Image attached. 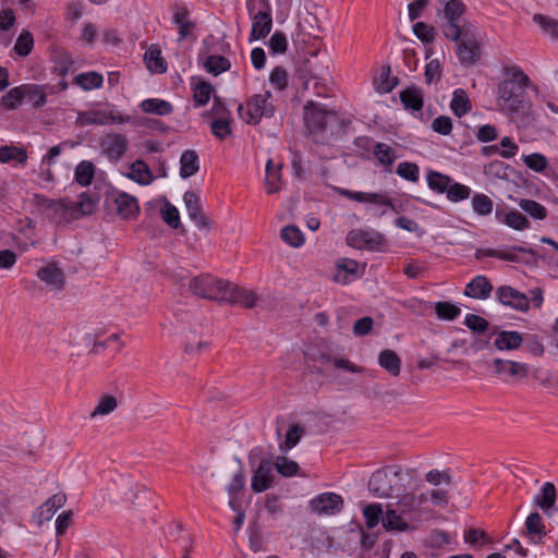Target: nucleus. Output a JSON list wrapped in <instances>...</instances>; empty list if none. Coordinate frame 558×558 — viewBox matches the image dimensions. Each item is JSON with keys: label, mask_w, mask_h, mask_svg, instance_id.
<instances>
[{"label": "nucleus", "mask_w": 558, "mask_h": 558, "mask_svg": "<svg viewBox=\"0 0 558 558\" xmlns=\"http://www.w3.org/2000/svg\"><path fill=\"white\" fill-rule=\"evenodd\" d=\"M502 74L504 78L496 93L497 109L512 120L521 119L522 122L530 123L531 105L526 95L530 77L518 65L504 66Z\"/></svg>", "instance_id": "1"}, {"label": "nucleus", "mask_w": 558, "mask_h": 558, "mask_svg": "<svg viewBox=\"0 0 558 558\" xmlns=\"http://www.w3.org/2000/svg\"><path fill=\"white\" fill-rule=\"evenodd\" d=\"M189 289L194 295L210 301L241 304L248 308L256 303V295L252 291L241 289L232 282L215 278L209 274L192 278Z\"/></svg>", "instance_id": "2"}, {"label": "nucleus", "mask_w": 558, "mask_h": 558, "mask_svg": "<svg viewBox=\"0 0 558 558\" xmlns=\"http://www.w3.org/2000/svg\"><path fill=\"white\" fill-rule=\"evenodd\" d=\"M414 477V471H402L399 466H388L375 471L369 481V492L378 498H395L401 496Z\"/></svg>", "instance_id": "3"}, {"label": "nucleus", "mask_w": 558, "mask_h": 558, "mask_svg": "<svg viewBox=\"0 0 558 558\" xmlns=\"http://www.w3.org/2000/svg\"><path fill=\"white\" fill-rule=\"evenodd\" d=\"M275 112L276 106L270 90L254 94L238 106L239 117L250 125H257L263 118L269 119Z\"/></svg>", "instance_id": "4"}, {"label": "nucleus", "mask_w": 558, "mask_h": 558, "mask_svg": "<svg viewBox=\"0 0 558 558\" xmlns=\"http://www.w3.org/2000/svg\"><path fill=\"white\" fill-rule=\"evenodd\" d=\"M451 40L456 43V54L463 66H471L480 61L482 39L473 24L464 23L459 38Z\"/></svg>", "instance_id": "5"}, {"label": "nucleus", "mask_w": 558, "mask_h": 558, "mask_svg": "<svg viewBox=\"0 0 558 558\" xmlns=\"http://www.w3.org/2000/svg\"><path fill=\"white\" fill-rule=\"evenodd\" d=\"M304 121L310 133L315 136L317 133H323L328 124L336 123L338 116L328 106L310 100L304 106Z\"/></svg>", "instance_id": "6"}, {"label": "nucleus", "mask_w": 558, "mask_h": 558, "mask_svg": "<svg viewBox=\"0 0 558 558\" xmlns=\"http://www.w3.org/2000/svg\"><path fill=\"white\" fill-rule=\"evenodd\" d=\"M444 17L442 33L447 39H458L461 31L464 29V23L461 24L460 20L466 11L465 4L462 0L444 1Z\"/></svg>", "instance_id": "7"}, {"label": "nucleus", "mask_w": 558, "mask_h": 558, "mask_svg": "<svg viewBox=\"0 0 558 558\" xmlns=\"http://www.w3.org/2000/svg\"><path fill=\"white\" fill-rule=\"evenodd\" d=\"M263 5L266 10H258L256 13H253L255 9V3L253 0H247V10L251 14L252 19V29L250 34V43L265 38L271 31L272 27V16L269 4L262 0Z\"/></svg>", "instance_id": "8"}, {"label": "nucleus", "mask_w": 558, "mask_h": 558, "mask_svg": "<svg viewBox=\"0 0 558 558\" xmlns=\"http://www.w3.org/2000/svg\"><path fill=\"white\" fill-rule=\"evenodd\" d=\"M338 193L349 199L374 205L376 217L385 216L388 208H393L392 201L384 193L354 192L347 189H338Z\"/></svg>", "instance_id": "9"}, {"label": "nucleus", "mask_w": 558, "mask_h": 558, "mask_svg": "<svg viewBox=\"0 0 558 558\" xmlns=\"http://www.w3.org/2000/svg\"><path fill=\"white\" fill-rule=\"evenodd\" d=\"M101 154L113 163H118L129 148V140L120 133H108L99 140Z\"/></svg>", "instance_id": "10"}, {"label": "nucleus", "mask_w": 558, "mask_h": 558, "mask_svg": "<svg viewBox=\"0 0 558 558\" xmlns=\"http://www.w3.org/2000/svg\"><path fill=\"white\" fill-rule=\"evenodd\" d=\"M492 366L494 374L505 381L524 379L530 373L527 364L511 360L494 359Z\"/></svg>", "instance_id": "11"}, {"label": "nucleus", "mask_w": 558, "mask_h": 558, "mask_svg": "<svg viewBox=\"0 0 558 558\" xmlns=\"http://www.w3.org/2000/svg\"><path fill=\"white\" fill-rule=\"evenodd\" d=\"M344 507L343 498L331 492L322 493L310 500V508L319 515H335Z\"/></svg>", "instance_id": "12"}, {"label": "nucleus", "mask_w": 558, "mask_h": 558, "mask_svg": "<svg viewBox=\"0 0 558 558\" xmlns=\"http://www.w3.org/2000/svg\"><path fill=\"white\" fill-rule=\"evenodd\" d=\"M347 243L357 250H379L384 245L383 234L375 230H352L347 235Z\"/></svg>", "instance_id": "13"}, {"label": "nucleus", "mask_w": 558, "mask_h": 558, "mask_svg": "<svg viewBox=\"0 0 558 558\" xmlns=\"http://www.w3.org/2000/svg\"><path fill=\"white\" fill-rule=\"evenodd\" d=\"M41 205L46 209L47 217L57 225L68 223L69 221L74 220L71 201L66 198H45Z\"/></svg>", "instance_id": "14"}, {"label": "nucleus", "mask_w": 558, "mask_h": 558, "mask_svg": "<svg viewBox=\"0 0 558 558\" xmlns=\"http://www.w3.org/2000/svg\"><path fill=\"white\" fill-rule=\"evenodd\" d=\"M496 299L502 305L519 312L524 313L530 308V299L524 293L510 286L498 287L496 290Z\"/></svg>", "instance_id": "15"}, {"label": "nucleus", "mask_w": 558, "mask_h": 558, "mask_svg": "<svg viewBox=\"0 0 558 558\" xmlns=\"http://www.w3.org/2000/svg\"><path fill=\"white\" fill-rule=\"evenodd\" d=\"M183 202L190 219L195 223L197 229L209 230L211 221L205 215L196 193L193 191H186L183 195Z\"/></svg>", "instance_id": "16"}, {"label": "nucleus", "mask_w": 558, "mask_h": 558, "mask_svg": "<svg viewBox=\"0 0 558 558\" xmlns=\"http://www.w3.org/2000/svg\"><path fill=\"white\" fill-rule=\"evenodd\" d=\"M272 461L270 459H262L254 470L251 487L255 493H263L272 486Z\"/></svg>", "instance_id": "17"}, {"label": "nucleus", "mask_w": 558, "mask_h": 558, "mask_svg": "<svg viewBox=\"0 0 558 558\" xmlns=\"http://www.w3.org/2000/svg\"><path fill=\"white\" fill-rule=\"evenodd\" d=\"M519 253H527L531 255L535 254L533 248H526L523 246L513 245V246L497 248V250L480 248L476 251L475 257L477 259H480L484 256H487V257H495V258H498L501 260H507V262H519Z\"/></svg>", "instance_id": "18"}, {"label": "nucleus", "mask_w": 558, "mask_h": 558, "mask_svg": "<svg viewBox=\"0 0 558 558\" xmlns=\"http://www.w3.org/2000/svg\"><path fill=\"white\" fill-rule=\"evenodd\" d=\"M37 277L46 284L57 291H61L65 286V278L62 269L56 264L50 263L37 270Z\"/></svg>", "instance_id": "19"}, {"label": "nucleus", "mask_w": 558, "mask_h": 558, "mask_svg": "<svg viewBox=\"0 0 558 558\" xmlns=\"http://www.w3.org/2000/svg\"><path fill=\"white\" fill-rule=\"evenodd\" d=\"M493 290L494 287L489 279L484 275H477L465 286L464 295L477 300H487Z\"/></svg>", "instance_id": "20"}, {"label": "nucleus", "mask_w": 558, "mask_h": 558, "mask_svg": "<svg viewBox=\"0 0 558 558\" xmlns=\"http://www.w3.org/2000/svg\"><path fill=\"white\" fill-rule=\"evenodd\" d=\"M113 205L116 213L123 219L133 218L140 211L136 198L124 192L114 197Z\"/></svg>", "instance_id": "21"}, {"label": "nucleus", "mask_w": 558, "mask_h": 558, "mask_svg": "<svg viewBox=\"0 0 558 558\" xmlns=\"http://www.w3.org/2000/svg\"><path fill=\"white\" fill-rule=\"evenodd\" d=\"M116 122L121 123L122 119L119 118L117 120L112 113L101 110L81 112L77 117V123L80 125H108Z\"/></svg>", "instance_id": "22"}, {"label": "nucleus", "mask_w": 558, "mask_h": 558, "mask_svg": "<svg viewBox=\"0 0 558 558\" xmlns=\"http://www.w3.org/2000/svg\"><path fill=\"white\" fill-rule=\"evenodd\" d=\"M556 487L553 483L546 482L541 489V495L535 498V504L547 514L551 515L557 511L556 507Z\"/></svg>", "instance_id": "23"}, {"label": "nucleus", "mask_w": 558, "mask_h": 558, "mask_svg": "<svg viewBox=\"0 0 558 558\" xmlns=\"http://www.w3.org/2000/svg\"><path fill=\"white\" fill-rule=\"evenodd\" d=\"M399 97L407 110L420 111L423 108L424 94L422 89L416 86L404 88L400 92Z\"/></svg>", "instance_id": "24"}, {"label": "nucleus", "mask_w": 558, "mask_h": 558, "mask_svg": "<svg viewBox=\"0 0 558 558\" xmlns=\"http://www.w3.org/2000/svg\"><path fill=\"white\" fill-rule=\"evenodd\" d=\"M526 535L534 544L543 542L546 535L545 525L538 512H532L525 520Z\"/></svg>", "instance_id": "25"}, {"label": "nucleus", "mask_w": 558, "mask_h": 558, "mask_svg": "<svg viewBox=\"0 0 558 558\" xmlns=\"http://www.w3.org/2000/svg\"><path fill=\"white\" fill-rule=\"evenodd\" d=\"M144 61L150 72L162 74L167 71V61L161 57L158 46L151 45L144 54Z\"/></svg>", "instance_id": "26"}, {"label": "nucleus", "mask_w": 558, "mask_h": 558, "mask_svg": "<svg viewBox=\"0 0 558 558\" xmlns=\"http://www.w3.org/2000/svg\"><path fill=\"white\" fill-rule=\"evenodd\" d=\"M281 163L276 166L272 159L267 160L265 186L268 194L277 193L281 189Z\"/></svg>", "instance_id": "27"}, {"label": "nucleus", "mask_w": 558, "mask_h": 558, "mask_svg": "<svg viewBox=\"0 0 558 558\" xmlns=\"http://www.w3.org/2000/svg\"><path fill=\"white\" fill-rule=\"evenodd\" d=\"M522 343V335L518 331H500L494 340V345L499 351L515 350Z\"/></svg>", "instance_id": "28"}, {"label": "nucleus", "mask_w": 558, "mask_h": 558, "mask_svg": "<svg viewBox=\"0 0 558 558\" xmlns=\"http://www.w3.org/2000/svg\"><path fill=\"white\" fill-rule=\"evenodd\" d=\"M23 96L34 108H40L47 102V86L37 84H23Z\"/></svg>", "instance_id": "29"}, {"label": "nucleus", "mask_w": 558, "mask_h": 558, "mask_svg": "<svg viewBox=\"0 0 558 558\" xmlns=\"http://www.w3.org/2000/svg\"><path fill=\"white\" fill-rule=\"evenodd\" d=\"M65 501H66V496L62 493L54 494L52 497H50L39 508V511H38L39 523L50 520L53 517V514L57 512V510H59L61 507L64 506Z\"/></svg>", "instance_id": "30"}, {"label": "nucleus", "mask_w": 558, "mask_h": 558, "mask_svg": "<svg viewBox=\"0 0 558 558\" xmlns=\"http://www.w3.org/2000/svg\"><path fill=\"white\" fill-rule=\"evenodd\" d=\"M128 177L141 185H148L153 182L154 175L148 165L137 159L130 166V173Z\"/></svg>", "instance_id": "31"}, {"label": "nucleus", "mask_w": 558, "mask_h": 558, "mask_svg": "<svg viewBox=\"0 0 558 558\" xmlns=\"http://www.w3.org/2000/svg\"><path fill=\"white\" fill-rule=\"evenodd\" d=\"M378 364L391 376H399L401 372V360L399 355L390 349L383 350L378 355Z\"/></svg>", "instance_id": "32"}, {"label": "nucleus", "mask_w": 558, "mask_h": 558, "mask_svg": "<svg viewBox=\"0 0 558 558\" xmlns=\"http://www.w3.org/2000/svg\"><path fill=\"white\" fill-rule=\"evenodd\" d=\"M180 175L183 179L194 175L199 169L198 155L195 150H185L180 158Z\"/></svg>", "instance_id": "33"}, {"label": "nucleus", "mask_w": 558, "mask_h": 558, "mask_svg": "<svg viewBox=\"0 0 558 558\" xmlns=\"http://www.w3.org/2000/svg\"><path fill=\"white\" fill-rule=\"evenodd\" d=\"M450 109L454 116L459 118L463 117L472 109L471 100L464 89L457 88L453 92L452 99L450 101Z\"/></svg>", "instance_id": "34"}, {"label": "nucleus", "mask_w": 558, "mask_h": 558, "mask_svg": "<svg viewBox=\"0 0 558 558\" xmlns=\"http://www.w3.org/2000/svg\"><path fill=\"white\" fill-rule=\"evenodd\" d=\"M397 509L390 508V505L387 506L386 513L381 519L385 530L404 532L409 529V524L402 519Z\"/></svg>", "instance_id": "35"}, {"label": "nucleus", "mask_w": 558, "mask_h": 558, "mask_svg": "<svg viewBox=\"0 0 558 558\" xmlns=\"http://www.w3.org/2000/svg\"><path fill=\"white\" fill-rule=\"evenodd\" d=\"M141 109L145 113H154L157 116H168L173 111V107L169 101L158 98H148L141 102Z\"/></svg>", "instance_id": "36"}, {"label": "nucleus", "mask_w": 558, "mask_h": 558, "mask_svg": "<svg viewBox=\"0 0 558 558\" xmlns=\"http://www.w3.org/2000/svg\"><path fill=\"white\" fill-rule=\"evenodd\" d=\"M202 63L204 69L215 76L228 71L231 66L229 59L218 54L206 57Z\"/></svg>", "instance_id": "37"}, {"label": "nucleus", "mask_w": 558, "mask_h": 558, "mask_svg": "<svg viewBox=\"0 0 558 558\" xmlns=\"http://www.w3.org/2000/svg\"><path fill=\"white\" fill-rule=\"evenodd\" d=\"M73 219L92 215L96 209V202L88 194L82 193L78 202H71Z\"/></svg>", "instance_id": "38"}, {"label": "nucleus", "mask_w": 558, "mask_h": 558, "mask_svg": "<svg viewBox=\"0 0 558 558\" xmlns=\"http://www.w3.org/2000/svg\"><path fill=\"white\" fill-rule=\"evenodd\" d=\"M95 175V166L93 162L83 160L81 161L74 172V179L81 186H88L92 184Z\"/></svg>", "instance_id": "39"}, {"label": "nucleus", "mask_w": 558, "mask_h": 558, "mask_svg": "<svg viewBox=\"0 0 558 558\" xmlns=\"http://www.w3.org/2000/svg\"><path fill=\"white\" fill-rule=\"evenodd\" d=\"M102 82V75L97 72L81 73L74 77V83L84 90L100 88Z\"/></svg>", "instance_id": "40"}, {"label": "nucleus", "mask_w": 558, "mask_h": 558, "mask_svg": "<svg viewBox=\"0 0 558 558\" xmlns=\"http://www.w3.org/2000/svg\"><path fill=\"white\" fill-rule=\"evenodd\" d=\"M12 160H15L20 165H25L27 161L26 150L16 146H1L0 162L7 163Z\"/></svg>", "instance_id": "41"}, {"label": "nucleus", "mask_w": 558, "mask_h": 558, "mask_svg": "<svg viewBox=\"0 0 558 558\" xmlns=\"http://www.w3.org/2000/svg\"><path fill=\"white\" fill-rule=\"evenodd\" d=\"M427 185L430 190L437 193H446L448 190L451 178L437 171H429L426 177Z\"/></svg>", "instance_id": "42"}, {"label": "nucleus", "mask_w": 558, "mask_h": 558, "mask_svg": "<svg viewBox=\"0 0 558 558\" xmlns=\"http://www.w3.org/2000/svg\"><path fill=\"white\" fill-rule=\"evenodd\" d=\"M280 236L284 243L292 247H300L305 241L302 231L294 225L286 226L281 230Z\"/></svg>", "instance_id": "43"}, {"label": "nucleus", "mask_w": 558, "mask_h": 558, "mask_svg": "<svg viewBox=\"0 0 558 558\" xmlns=\"http://www.w3.org/2000/svg\"><path fill=\"white\" fill-rule=\"evenodd\" d=\"M363 517L368 529H374L384 518V509L380 504H369L363 509Z\"/></svg>", "instance_id": "44"}, {"label": "nucleus", "mask_w": 558, "mask_h": 558, "mask_svg": "<svg viewBox=\"0 0 558 558\" xmlns=\"http://www.w3.org/2000/svg\"><path fill=\"white\" fill-rule=\"evenodd\" d=\"M472 209L480 216H488L494 208L493 201L485 194L475 193L471 199Z\"/></svg>", "instance_id": "45"}, {"label": "nucleus", "mask_w": 558, "mask_h": 558, "mask_svg": "<svg viewBox=\"0 0 558 558\" xmlns=\"http://www.w3.org/2000/svg\"><path fill=\"white\" fill-rule=\"evenodd\" d=\"M118 407L117 398L110 395L101 396L97 405L90 413V417L108 415Z\"/></svg>", "instance_id": "46"}, {"label": "nucleus", "mask_w": 558, "mask_h": 558, "mask_svg": "<svg viewBox=\"0 0 558 558\" xmlns=\"http://www.w3.org/2000/svg\"><path fill=\"white\" fill-rule=\"evenodd\" d=\"M435 312L439 319L450 322L461 314L460 307L451 302H437L435 304Z\"/></svg>", "instance_id": "47"}, {"label": "nucleus", "mask_w": 558, "mask_h": 558, "mask_svg": "<svg viewBox=\"0 0 558 558\" xmlns=\"http://www.w3.org/2000/svg\"><path fill=\"white\" fill-rule=\"evenodd\" d=\"M304 428L300 425H292L287 432L284 441L279 445L280 451L288 452L290 449L295 447L304 435Z\"/></svg>", "instance_id": "48"}, {"label": "nucleus", "mask_w": 558, "mask_h": 558, "mask_svg": "<svg viewBox=\"0 0 558 558\" xmlns=\"http://www.w3.org/2000/svg\"><path fill=\"white\" fill-rule=\"evenodd\" d=\"M272 466L276 468L279 474L286 477L296 475L299 472V464L284 456L277 457L275 462H272Z\"/></svg>", "instance_id": "49"}, {"label": "nucleus", "mask_w": 558, "mask_h": 558, "mask_svg": "<svg viewBox=\"0 0 558 558\" xmlns=\"http://www.w3.org/2000/svg\"><path fill=\"white\" fill-rule=\"evenodd\" d=\"M533 21L545 34L549 35L551 38L558 39V21L543 14H534Z\"/></svg>", "instance_id": "50"}, {"label": "nucleus", "mask_w": 558, "mask_h": 558, "mask_svg": "<svg viewBox=\"0 0 558 558\" xmlns=\"http://www.w3.org/2000/svg\"><path fill=\"white\" fill-rule=\"evenodd\" d=\"M33 47H34L33 35L28 31H23L19 35L13 49L16 54H19L21 57H26L32 52Z\"/></svg>", "instance_id": "51"}, {"label": "nucleus", "mask_w": 558, "mask_h": 558, "mask_svg": "<svg viewBox=\"0 0 558 558\" xmlns=\"http://www.w3.org/2000/svg\"><path fill=\"white\" fill-rule=\"evenodd\" d=\"M397 498L399 499L397 502L398 510L402 514L412 512L422 505V501L417 499V496H415L413 493H407V490Z\"/></svg>", "instance_id": "52"}, {"label": "nucleus", "mask_w": 558, "mask_h": 558, "mask_svg": "<svg viewBox=\"0 0 558 558\" xmlns=\"http://www.w3.org/2000/svg\"><path fill=\"white\" fill-rule=\"evenodd\" d=\"M24 99L23 96V86H16L10 89L4 96L1 98V105L8 110L16 109L22 100Z\"/></svg>", "instance_id": "53"}, {"label": "nucleus", "mask_w": 558, "mask_h": 558, "mask_svg": "<svg viewBox=\"0 0 558 558\" xmlns=\"http://www.w3.org/2000/svg\"><path fill=\"white\" fill-rule=\"evenodd\" d=\"M519 206L522 210L535 219L543 220L547 216V209L533 199H521Z\"/></svg>", "instance_id": "54"}, {"label": "nucleus", "mask_w": 558, "mask_h": 558, "mask_svg": "<svg viewBox=\"0 0 558 558\" xmlns=\"http://www.w3.org/2000/svg\"><path fill=\"white\" fill-rule=\"evenodd\" d=\"M214 92V87L210 83L202 81L197 83L194 87V101L197 106H205Z\"/></svg>", "instance_id": "55"}, {"label": "nucleus", "mask_w": 558, "mask_h": 558, "mask_svg": "<svg viewBox=\"0 0 558 558\" xmlns=\"http://www.w3.org/2000/svg\"><path fill=\"white\" fill-rule=\"evenodd\" d=\"M502 222L515 230H524L529 228V220L518 210H510L505 214Z\"/></svg>", "instance_id": "56"}, {"label": "nucleus", "mask_w": 558, "mask_h": 558, "mask_svg": "<svg viewBox=\"0 0 558 558\" xmlns=\"http://www.w3.org/2000/svg\"><path fill=\"white\" fill-rule=\"evenodd\" d=\"M446 194L450 202L457 203L469 198L471 195V189L458 182L450 183Z\"/></svg>", "instance_id": "57"}, {"label": "nucleus", "mask_w": 558, "mask_h": 558, "mask_svg": "<svg viewBox=\"0 0 558 558\" xmlns=\"http://www.w3.org/2000/svg\"><path fill=\"white\" fill-rule=\"evenodd\" d=\"M397 174L403 178L404 180L411 182H417L420 179V168L414 162L403 161L400 162L396 170Z\"/></svg>", "instance_id": "58"}, {"label": "nucleus", "mask_w": 558, "mask_h": 558, "mask_svg": "<svg viewBox=\"0 0 558 558\" xmlns=\"http://www.w3.org/2000/svg\"><path fill=\"white\" fill-rule=\"evenodd\" d=\"M375 84L379 92L389 93L395 88L397 84V78L391 77L389 66H384L381 68L380 74L378 78L375 81Z\"/></svg>", "instance_id": "59"}, {"label": "nucleus", "mask_w": 558, "mask_h": 558, "mask_svg": "<svg viewBox=\"0 0 558 558\" xmlns=\"http://www.w3.org/2000/svg\"><path fill=\"white\" fill-rule=\"evenodd\" d=\"M375 157L383 165H392L396 159L395 150L385 143H377L373 150Z\"/></svg>", "instance_id": "60"}, {"label": "nucleus", "mask_w": 558, "mask_h": 558, "mask_svg": "<svg viewBox=\"0 0 558 558\" xmlns=\"http://www.w3.org/2000/svg\"><path fill=\"white\" fill-rule=\"evenodd\" d=\"M210 131L219 140L227 138L232 133L231 119H213Z\"/></svg>", "instance_id": "61"}, {"label": "nucleus", "mask_w": 558, "mask_h": 558, "mask_svg": "<svg viewBox=\"0 0 558 558\" xmlns=\"http://www.w3.org/2000/svg\"><path fill=\"white\" fill-rule=\"evenodd\" d=\"M464 324L471 331L478 335L484 333L489 327V323L484 317L475 314H468Z\"/></svg>", "instance_id": "62"}, {"label": "nucleus", "mask_w": 558, "mask_h": 558, "mask_svg": "<svg viewBox=\"0 0 558 558\" xmlns=\"http://www.w3.org/2000/svg\"><path fill=\"white\" fill-rule=\"evenodd\" d=\"M523 162L527 168L536 172L544 171L548 166L547 158L539 153L523 156Z\"/></svg>", "instance_id": "63"}, {"label": "nucleus", "mask_w": 558, "mask_h": 558, "mask_svg": "<svg viewBox=\"0 0 558 558\" xmlns=\"http://www.w3.org/2000/svg\"><path fill=\"white\" fill-rule=\"evenodd\" d=\"M269 49L272 53H284L288 48L287 36L282 32H275L268 41Z\"/></svg>", "instance_id": "64"}]
</instances>
